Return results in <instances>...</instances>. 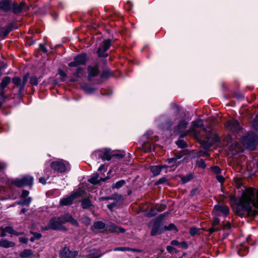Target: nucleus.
I'll list each match as a JSON object with an SVG mask.
<instances>
[{
    "label": "nucleus",
    "mask_w": 258,
    "mask_h": 258,
    "mask_svg": "<svg viewBox=\"0 0 258 258\" xmlns=\"http://www.w3.org/2000/svg\"><path fill=\"white\" fill-rule=\"evenodd\" d=\"M236 213L240 217L255 216L258 214V189L249 188L242 194Z\"/></svg>",
    "instance_id": "f257e3e1"
},
{
    "label": "nucleus",
    "mask_w": 258,
    "mask_h": 258,
    "mask_svg": "<svg viewBox=\"0 0 258 258\" xmlns=\"http://www.w3.org/2000/svg\"><path fill=\"white\" fill-rule=\"evenodd\" d=\"M204 123L202 119H198L192 122L191 126H190L188 132L191 133L196 139L200 137V129L203 128V130L206 132V128L203 127Z\"/></svg>",
    "instance_id": "f03ea898"
},
{
    "label": "nucleus",
    "mask_w": 258,
    "mask_h": 258,
    "mask_svg": "<svg viewBox=\"0 0 258 258\" xmlns=\"http://www.w3.org/2000/svg\"><path fill=\"white\" fill-rule=\"evenodd\" d=\"M33 177L29 175H25L22 178H16L12 181V183L18 187L29 186L31 187L33 184Z\"/></svg>",
    "instance_id": "7ed1b4c3"
},
{
    "label": "nucleus",
    "mask_w": 258,
    "mask_h": 258,
    "mask_svg": "<svg viewBox=\"0 0 258 258\" xmlns=\"http://www.w3.org/2000/svg\"><path fill=\"white\" fill-rule=\"evenodd\" d=\"M50 167L52 169L61 173L65 172L70 169L69 163L62 160L52 162Z\"/></svg>",
    "instance_id": "20e7f679"
},
{
    "label": "nucleus",
    "mask_w": 258,
    "mask_h": 258,
    "mask_svg": "<svg viewBox=\"0 0 258 258\" xmlns=\"http://www.w3.org/2000/svg\"><path fill=\"white\" fill-rule=\"evenodd\" d=\"M52 229L53 230H67V229L63 226L62 223L59 218H53L50 220L47 226L45 227V229L48 230Z\"/></svg>",
    "instance_id": "39448f33"
},
{
    "label": "nucleus",
    "mask_w": 258,
    "mask_h": 258,
    "mask_svg": "<svg viewBox=\"0 0 258 258\" xmlns=\"http://www.w3.org/2000/svg\"><path fill=\"white\" fill-rule=\"evenodd\" d=\"M111 42V39H108L103 41L100 44L97 52L99 57H106L108 55L106 51L109 48Z\"/></svg>",
    "instance_id": "423d86ee"
},
{
    "label": "nucleus",
    "mask_w": 258,
    "mask_h": 258,
    "mask_svg": "<svg viewBox=\"0 0 258 258\" xmlns=\"http://www.w3.org/2000/svg\"><path fill=\"white\" fill-rule=\"evenodd\" d=\"M87 55L86 53H81L74 58V60L69 63L70 67H76L80 65H85L87 62Z\"/></svg>",
    "instance_id": "0eeeda50"
},
{
    "label": "nucleus",
    "mask_w": 258,
    "mask_h": 258,
    "mask_svg": "<svg viewBox=\"0 0 258 258\" xmlns=\"http://www.w3.org/2000/svg\"><path fill=\"white\" fill-rule=\"evenodd\" d=\"M29 75L26 74L21 79L18 77H14L12 79L13 83L17 87L19 88V92H21L24 90L25 85L28 79Z\"/></svg>",
    "instance_id": "6e6552de"
},
{
    "label": "nucleus",
    "mask_w": 258,
    "mask_h": 258,
    "mask_svg": "<svg viewBox=\"0 0 258 258\" xmlns=\"http://www.w3.org/2000/svg\"><path fill=\"white\" fill-rule=\"evenodd\" d=\"M104 231L106 233H123L125 232V229L116 226L114 223H109L106 225V228Z\"/></svg>",
    "instance_id": "1a4fd4ad"
},
{
    "label": "nucleus",
    "mask_w": 258,
    "mask_h": 258,
    "mask_svg": "<svg viewBox=\"0 0 258 258\" xmlns=\"http://www.w3.org/2000/svg\"><path fill=\"white\" fill-rule=\"evenodd\" d=\"M225 125L227 130L232 132H238L240 130L239 123L236 120H228Z\"/></svg>",
    "instance_id": "9d476101"
},
{
    "label": "nucleus",
    "mask_w": 258,
    "mask_h": 258,
    "mask_svg": "<svg viewBox=\"0 0 258 258\" xmlns=\"http://www.w3.org/2000/svg\"><path fill=\"white\" fill-rule=\"evenodd\" d=\"M79 196L80 194L78 192L73 193L70 196L61 199L60 201V204L62 206L71 205L73 203V201Z\"/></svg>",
    "instance_id": "9b49d317"
},
{
    "label": "nucleus",
    "mask_w": 258,
    "mask_h": 258,
    "mask_svg": "<svg viewBox=\"0 0 258 258\" xmlns=\"http://www.w3.org/2000/svg\"><path fill=\"white\" fill-rule=\"evenodd\" d=\"M12 1L11 0H1L0 1V11L7 13L12 10Z\"/></svg>",
    "instance_id": "f8f14e48"
},
{
    "label": "nucleus",
    "mask_w": 258,
    "mask_h": 258,
    "mask_svg": "<svg viewBox=\"0 0 258 258\" xmlns=\"http://www.w3.org/2000/svg\"><path fill=\"white\" fill-rule=\"evenodd\" d=\"M251 137H255V136L253 135H249L246 136L243 139V143L246 148L252 150H254L255 147V143L254 140L251 138Z\"/></svg>",
    "instance_id": "ddd939ff"
},
{
    "label": "nucleus",
    "mask_w": 258,
    "mask_h": 258,
    "mask_svg": "<svg viewBox=\"0 0 258 258\" xmlns=\"http://www.w3.org/2000/svg\"><path fill=\"white\" fill-rule=\"evenodd\" d=\"M166 209V206L164 204H157L152 207L150 211L147 213L148 217H152L157 214L158 212H162Z\"/></svg>",
    "instance_id": "4468645a"
},
{
    "label": "nucleus",
    "mask_w": 258,
    "mask_h": 258,
    "mask_svg": "<svg viewBox=\"0 0 258 258\" xmlns=\"http://www.w3.org/2000/svg\"><path fill=\"white\" fill-rule=\"evenodd\" d=\"M98 156L103 160H110L111 159L112 151L110 149H105L98 151Z\"/></svg>",
    "instance_id": "2eb2a0df"
},
{
    "label": "nucleus",
    "mask_w": 258,
    "mask_h": 258,
    "mask_svg": "<svg viewBox=\"0 0 258 258\" xmlns=\"http://www.w3.org/2000/svg\"><path fill=\"white\" fill-rule=\"evenodd\" d=\"M187 124V123L185 120H182L178 124L175 131L177 133H180V137L183 138L186 135V134L185 133H183V132L186 128Z\"/></svg>",
    "instance_id": "dca6fc26"
},
{
    "label": "nucleus",
    "mask_w": 258,
    "mask_h": 258,
    "mask_svg": "<svg viewBox=\"0 0 258 258\" xmlns=\"http://www.w3.org/2000/svg\"><path fill=\"white\" fill-rule=\"evenodd\" d=\"M88 71V80L91 81L93 77H95L99 74V70L97 66L92 67L89 66L87 68Z\"/></svg>",
    "instance_id": "f3484780"
},
{
    "label": "nucleus",
    "mask_w": 258,
    "mask_h": 258,
    "mask_svg": "<svg viewBox=\"0 0 258 258\" xmlns=\"http://www.w3.org/2000/svg\"><path fill=\"white\" fill-rule=\"evenodd\" d=\"M12 10L14 14L21 13L25 6V3L24 2H21L19 4H18L15 2H12Z\"/></svg>",
    "instance_id": "a211bd4d"
},
{
    "label": "nucleus",
    "mask_w": 258,
    "mask_h": 258,
    "mask_svg": "<svg viewBox=\"0 0 258 258\" xmlns=\"http://www.w3.org/2000/svg\"><path fill=\"white\" fill-rule=\"evenodd\" d=\"M167 168V166L166 165H155V166H151L150 167V170L153 174L154 176H157L160 173L161 171L163 168Z\"/></svg>",
    "instance_id": "6ab92c4d"
},
{
    "label": "nucleus",
    "mask_w": 258,
    "mask_h": 258,
    "mask_svg": "<svg viewBox=\"0 0 258 258\" xmlns=\"http://www.w3.org/2000/svg\"><path fill=\"white\" fill-rule=\"evenodd\" d=\"M12 30V24H10L0 29V37L4 38Z\"/></svg>",
    "instance_id": "aec40b11"
},
{
    "label": "nucleus",
    "mask_w": 258,
    "mask_h": 258,
    "mask_svg": "<svg viewBox=\"0 0 258 258\" xmlns=\"http://www.w3.org/2000/svg\"><path fill=\"white\" fill-rule=\"evenodd\" d=\"M160 223L158 221H156L154 223L153 227L151 230V235L152 236H155L157 234H159L161 233L160 230Z\"/></svg>",
    "instance_id": "412c9836"
},
{
    "label": "nucleus",
    "mask_w": 258,
    "mask_h": 258,
    "mask_svg": "<svg viewBox=\"0 0 258 258\" xmlns=\"http://www.w3.org/2000/svg\"><path fill=\"white\" fill-rule=\"evenodd\" d=\"M214 210L216 211L222 212L224 215H227L229 212V209L225 205H216L214 208Z\"/></svg>",
    "instance_id": "4be33fe9"
},
{
    "label": "nucleus",
    "mask_w": 258,
    "mask_h": 258,
    "mask_svg": "<svg viewBox=\"0 0 258 258\" xmlns=\"http://www.w3.org/2000/svg\"><path fill=\"white\" fill-rule=\"evenodd\" d=\"M15 245L14 242L9 241L6 239H3L0 240V246L4 248H9L14 247Z\"/></svg>",
    "instance_id": "5701e85b"
},
{
    "label": "nucleus",
    "mask_w": 258,
    "mask_h": 258,
    "mask_svg": "<svg viewBox=\"0 0 258 258\" xmlns=\"http://www.w3.org/2000/svg\"><path fill=\"white\" fill-rule=\"evenodd\" d=\"M98 173L94 174L89 179V181L94 184L98 183L100 181H104L106 178H99Z\"/></svg>",
    "instance_id": "b1692460"
},
{
    "label": "nucleus",
    "mask_w": 258,
    "mask_h": 258,
    "mask_svg": "<svg viewBox=\"0 0 258 258\" xmlns=\"http://www.w3.org/2000/svg\"><path fill=\"white\" fill-rule=\"evenodd\" d=\"M10 77L7 76L3 78L1 84V87L2 89V90L1 91V93L2 95H3V94L4 93V89L7 86V85L10 83Z\"/></svg>",
    "instance_id": "393cba45"
},
{
    "label": "nucleus",
    "mask_w": 258,
    "mask_h": 258,
    "mask_svg": "<svg viewBox=\"0 0 258 258\" xmlns=\"http://www.w3.org/2000/svg\"><path fill=\"white\" fill-rule=\"evenodd\" d=\"M70 250L67 247H64L60 252L59 256L60 258H70Z\"/></svg>",
    "instance_id": "a878e982"
},
{
    "label": "nucleus",
    "mask_w": 258,
    "mask_h": 258,
    "mask_svg": "<svg viewBox=\"0 0 258 258\" xmlns=\"http://www.w3.org/2000/svg\"><path fill=\"white\" fill-rule=\"evenodd\" d=\"M171 244L173 246H179L184 249H186L188 247V244L185 241L179 242L176 240H173L171 241Z\"/></svg>",
    "instance_id": "bb28decb"
},
{
    "label": "nucleus",
    "mask_w": 258,
    "mask_h": 258,
    "mask_svg": "<svg viewBox=\"0 0 258 258\" xmlns=\"http://www.w3.org/2000/svg\"><path fill=\"white\" fill-rule=\"evenodd\" d=\"M20 255L21 258H31L33 255V252L30 249H26L22 251Z\"/></svg>",
    "instance_id": "cd10ccee"
},
{
    "label": "nucleus",
    "mask_w": 258,
    "mask_h": 258,
    "mask_svg": "<svg viewBox=\"0 0 258 258\" xmlns=\"http://www.w3.org/2000/svg\"><path fill=\"white\" fill-rule=\"evenodd\" d=\"M93 227L95 229L100 231L103 229L105 230V229L106 228V225L104 222L99 221L94 222Z\"/></svg>",
    "instance_id": "c85d7f7f"
},
{
    "label": "nucleus",
    "mask_w": 258,
    "mask_h": 258,
    "mask_svg": "<svg viewBox=\"0 0 258 258\" xmlns=\"http://www.w3.org/2000/svg\"><path fill=\"white\" fill-rule=\"evenodd\" d=\"M219 223L220 220L218 218H214L212 222V227L210 228V232L212 233L214 231H218L219 229L218 228L216 227V226H217Z\"/></svg>",
    "instance_id": "c756f323"
},
{
    "label": "nucleus",
    "mask_w": 258,
    "mask_h": 258,
    "mask_svg": "<svg viewBox=\"0 0 258 258\" xmlns=\"http://www.w3.org/2000/svg\"><path fill=\"white\" fill-rule=\"evenodd\" d=\"M5 231H7V233H9L11 234H13L16 236H19L20 235H23L24 232H19L15 231L12 227L7 226L5 228Z\"/></svg>",
    "instance_id": "7c9ffc66"
},
{
    "label": "nucleus",
    "mask_w": 258,
    "mask_h": 258,
    "mask_svg": "<svg viewBox=\"0 0 258 258\" xmlns=\"http://www.w3.org/2000/svg\"><path fill=\"white\" fill-rule=\"evenodd\" d=\"M72 217V216L70 214H66L64 215L61 216L60 217H58L60 220L61 221L62 224H64L65 223L69 222L70 220V218Z\"/></svg>",
    "instance_id": "2f4dec72"
},
{
    "label": "nucleus",
    "mask_w": 258,
    "mask_h": 258,
    "mask_svg": "<svg viewBox=\"0 0 258 258\" xmlns=\"http://www.w3.org/2000/svg\"><path fill=\"white\" fill-rule=\"evenodd\" d=\"M81 205L83 209H87L91 206V201L88 199H85L82 201Z\"/></svg>",
    "instance_id": "473e14b6"
},
{
    "label": "nucleus",
    "mask_w": 258,
    "mask_h": 258,
    "mask_svg": "<svg viewBox=\"0 0 258 258\" xmlns=\"http://www.w3.org/2000/svg\"><path fill=\"white\" fill-rule=\"evenodd\" d=\"M193 178V175L191 173L186 174L185 176L181 178V181L182 183H185L189 181Z\"/></svg>",
    "instance_id": "72a5a7b5"
},
{
    "label": "nucleus",
    "mask_w": 258,
    "mask_h": 258,
    "mask_svg": "<svg viewBox=\"0 0 258 258\" xmlns=\"http://www.w3.org/2000/svg\"><path fill=\"white\" fill-rule=\"evenodd\" d=\"M74 76L77 78H81L83 76V69L81 67H78L77 71L74 74Z\"/></svg>",
    "instance_id": "f704fd0d"
},
{
    "label": "nucleus",
    "mask_w": 258,
    "mask_h": 258,
    "mask_svg": "<svg viewBox=\"0 0 258 258\" xmlns=\"http://www.w3.org/2000/svg\"><path fill=\"white\" fill-rule=\"evenodd\" d=\"M125 183V181L124 180H120L115 184H113L112 186V188H119L121 186H122Z\"/></svg>",
    "instance_id": "c9c22d12"
},
{
    "label": "nucleus",
    "mask_w": 258,
    "mask_h": 258,
    "mask_svg": "<svg viewBox=\"0 0 258 258\" xmlns=\"http://www.w3.org/2000/svg\"><path fill=\"white\" fill-rule=\"evenodd\" d=\"M118 250L121 251H132L134 252H141V250L135 249V248H131L127 247H119L117 248Z\"/></svg>",
    "instance_id": "e433bc0d"
},
{
    "label": "nucleus",
    "mask_w": 258,
    "mask_h": 258,
    "mask_svg": "<svg viewBox=\"0 0 258 258\" xmlns=\"http://www.w3.org/2000/svg\"><path fill=\"white\" fill-rule=\"evenodd\" d=\"M197 165L202 168H204L206 166L205 161L203 159H198L197 161Z\"/></svg>",
    "instance_id": "4c0bfd02"
},
{
    "label": "nucleus",
    "mask_w": 258,
    "mask_h": 258,
    "mask_svg": "<svg viewBox=\"0 0 258 258\" xmlns=\"http://www.w3.org/2000/svg\"><path fill=\"white\" fill-rule=\"evenodd\" d=\"M176 145L181 148H184L187 147L186 143L183 140H179L177 141Z\"/></svg>",
    "instance_id": "58836bf2"
},
{
    "label": "nucleus",
    "mask_w": 258,
    "mask_h": 258,
    "mask_svg": "<svg viewBox=\"0 0 258 258\" xmlns=\"http://www.w3.org/2000/svg\"><path fill=\"white\" fill-rule=\"evenodd\" d=\"M124 157V155L122 153H116L114 151H112V155H111V159L113 157H115L117 158H123Z\"/></svg>",
    "instance_id": "ea45409f"
},
{
    "label": "nucleus",
    "mask_w": 258,
    "mask_h": 258,
    "mask_svg": "<svg viewBox=\"0 0 258 258\" xmlns=\"http://www.w3.org/2000/svg\"><path fill=\"white\" fill-rule=\"evenodd\" d=\"M83 89L86 93L89 94L93 93L95 90L94 88L89 87L88 86H84Z\"/></svg>",
    "instance_id": "a19ab883"
},
{
    "label": "nucleus",
    "mask_w": 258,
    "mask_h": 258,
    "mask_svg": "<svg viewBox=\"0 0 258 258\" xmlns=\"http://www.w3.org/2000/svg\"><path fill=\"white\" fill-rule=\"evenodd\" d=\"M166 249L168 251V252L170 253H176L177 252V249L171 245L167 246Z\"/></svg>",
    "instance_id": "79ce46f5"
},
{
    "label": "nucleus",
    "mask_w": 258,
    "mask_h": 258,
    "mask_svg": "<svg viewBox=\"0 0 258 258\" xmlns=\"http://www.w3.org/2000/svg\"><path fill=\"white\" fill-rule=\"evenodd\" d=\"M38 79L35 76H32L30 78V83L32 85H37L38 83Z\"/></svg>",
    "instance_id": "37998d69"
},
{
    "label": "nucleus",
    "mask_w": 258,
    "mask_h": 258,
    "mask_svg": "<svg viewBox=\"0 0 258 258\" xmlns=\"http://www.w3.org/2000/svg\"><path fill=\"white\" fill-rule=\"evenodd\" d=\"M111 75V73L109 70H105L103 71L101 75V78H108Z\"/></svg>",
    "instance_id": "c03bdc74"
},
{
    "label": "nucleus",
    "mask_w": 258,
    "mask_h": 258,
    "mask_svg": "<svg viewBox=\"0 0 258 258\" xmlns=\"http://www.w3.org/2000/svg\"><path fill=\"white\" fill-rule=\"evenodd\" d=\"M32 201V199L30 197L27 198L25 199H24L23 202L21 203V204L23 205H26L28 206L30 204Z\"/></svg>",
    "instance_id": "a18cd8bd"
},
{
    "label": "nucleus",
    "mask_w": 258,
    "mask_h": 258,
    "mask_svg": "<svg viewBox=\"0 0 258 258\" xmlns=\"http://www.w3.org/2000/svg\"><path fill=\"white\" fill-rule=\"evenodd\" d=\"M164 229L165 230H176V227L173 224H170L168 226H165Z\"/></svg>",
    "instance_id": "49530a36"
},
{
    "label": "nucleus",
    "mask_w": 258,
    "mask_h": 258,
    "mask_svg": "<svg viewBox=\"0 0 258 258\" xmlns=\"http://www.w3.org/2000/svg\"><path fill=\"white\" fill-rule=\"evenodd\" d=\"M167 181V178L165 177H163L160 178L156 183V184H162Z\"/></svg>",
    "instance_id": "de8ad7c7"
},
{
    "label": "nucleus",
    "mask_w": 258,
    "mask_h": 258,
    "mask_svg": "<svg viewBox=\"0 0 258 258\" xmlns=\"http://www.w3.org/2000/svg\"><path fill=\"white\" fill-rule=\"evenodd\" d=\"M69 222L71 223L73 225L79 226V224L78 222L75 219H74L72 216L70 218V220H69Z\"/></svg>",
    "instance_id": "09e8293b"
},
{
    "label": "nucleus",
    "mask_w": 258,
    "mask_h": 258,
    "mask_svg": "<svg viewBox=\"0 0 258 258\" xmlns=\"http://www.w3.org/2000/svg\"><path fill=\"white\" fill-rule=\"evenodd\" d=\"M211 168H212V171L216 173H219L221 171L220 168L218 166H213Z\"/></svg>",
    "instance_id": "8fccbe9b"
},
{
    "label": "nucleus",
    "mask_w": 258,
    "mask_h": 258,
    "mask_svg": "<svg viewBox=\"0 0 258 258\" xmlns=\"http://www.w3.org/2000/svg\"><path fill=\"white\" fill-rule=\"evenodd\" d=\"M78 254V252L77 251H70V257L75 258Z\"/></svg>",
    "instance_id": "3c124183"
},
{
    "label": "nucleus",
    "mask_w": 258,
    "mask_h": 258,
    "mask_svg": "<svg viewBox=\"0 0 258 258\" xmlns=\"http://www.w3.org/2000/svg\"><path fill=\"white\" fill-rule=\"evenodd\" d=\"M83 223L86 226L89 225L91 224V220L88 218H85L84 219Z\"/></svg>",
    "instance_id": "603ef678"
},
{
    "label": "nucleus",
    "mask_w": 258,
    "mask_h": 258,
    "mask_svg": "<svg viewBox=\"0 0 258 258\" xmlns=\"http://www.w3.org/2000/svg\"><path fill=\"white\" fill-rule=\"evenodd\" d=\"M29 191H28L27 190H23L22 191V192L21 194V197L22 198H25L29 195Z\"/></svg>",
    "instance_id": "864d4df0"
},
{
    "label": "nucleus",
    "mask_w": 258,
    "mask_h": 258,
    "mask_svg": "<svg viewBox=\"0 0 258 258\" xmlns=\"http://www.w3.org/2000/svg\"><path fill=\"white\" fill-rule=\"evenodd\" d=\"M39 47L40 48V49L44 53H47V49H46V48L45 47V46L44 45H43L42 44H40L39 45Z\"/></svg>",
    "instance_id": "5fc2aeb1"
},
{
    "label": "nucleus",
    "mask_w": 258,
    "mask_h": 258,
    "mask_svg": "<svg viewBox=\"0 0 258 258\" xmlns=\"http://www.w3.org/2000/svg\"><path fill=\"white\" fill-rule=\"evenodd\" d=\"M19 241L21 243L27 244L28 242V239L26 237H20Z\"/></svg>",
    "instance_id": "6e6d98bb"
},
{
    "label": "nucleus",
    "mask_w": 258,
    "mask_h": 258,
    "mask_svg": "<svg viewBox=\"0 0 258 258\" xmlns=\"http://www.w3.org/2000/svg\"><path fill=\"white\" fill-rule=\"evenodd\" d=\"M177 159L175 158H172L168 159V163H176Z\"/></svg>",
    "instance_id": "4d7b16f0"
},
{
    "label": "nucleus",
    "mask_w": 258,
    "mask_h": 258,
    "mask_svg": "<svg viewBox=\"0 0 258 258\" xmlns=\"http://www.w3.org/2000/svg\"><path fill=\"white\" fill-rule=\"evenodd\" d=\"M217 179L220 182H223L224 181V177L221 175H217L216 176Z\"/></svg>",
    "instance_id": "13d9d810"
},
{
    "label": "nucleus",
    "mask_w": 258,
    "mask_h": 258,
    "mask_svg": "<svg viewBox=\"0 0 258 258\" xmlns=\"http://www.w3.org/2000/svg\"><path fill=\"white\" fill-rule=\"evenodd\" d=\"M114 198L111 197H103L100 198V200L101 201H105V200H112Z\"/></svg>",
    "instance_id": "bf43d9fd"
},
{
    "label": "nucleus",
    "mask_w": 258,
    "mask_h": 258,
    "mask_svg": "<svg viewBox=\"0 0 258 258\" xmlns=\"http://www.w3.org/2000/svg\"><path fill=\"white\" fill-rule=\"evenodd\" d=\"M230 227H231V224L229 222H227L225 223V224L224 225V228L225 229H230Z\"/></svg>",
    "instance_id": "052dcab7"
},
{
    "label": "nucleus",
    "mask_w": 258,
    "mask_h": 258,
    "mask_svg": "<svg viewBox=\"0 0 258 258\" xmlns=\"http://www.w3.org/2000/svg\"><path fill=\"white\" fill-rule=\"evenodd\" d=\"M197 233V229L196 228H191L190 231L191 235H195Z\"/></svg>",
    "instance_id": "680f3d73"
},
{
    "label": "nucleus",
    "mask_w": 258,
    "mask_h": 258,
    "mask_svg": "<svg viewBox=\"0 0 258 258\" xmlns=\"http://www.w3.org/2000/svg\"><path fill=\"white\" fill-rule=\"evenodd\" d=\"M59 74L62 78H65L67 76V74L63 71L61 70L59 71Z\"/></svg>",
    "instance_id": "e2e57ef3"
},
{
    "label": "nucleus",
    "mask_w": 258,
    "mask_h": 258,
    "mask_svg": "<svg viewBox=\"0 0 258 258\" xmlns=\"http://www.w3.org/2000/svg\"><path fill=\"white\" fill-rule=\"evenodd\" d=\"M7 232V231H5V228H3L2 229V232H1V236L2 237H5L6 236V233Z\"/></svg>",
    "instance_id": "0e129e2a"
},
{
    "label": "nucleus",
    "mask_w": 258,
    "mask_h": 258,
    "mask_svg": "<svg viewBox=\"0 0 258 258\" xmlns=\"http://www.w3.org/2000/svg\"><path fill=\"white\" fill-rule=\"evenodd\" d=\"M39 181L40 183H42V184H45L46 183V179L43 178V177H40L39 178Z\"/></svg>",
    "instance_id": "69168bd1"
},
{
    "label": "nucleus",
    "mask_w": 258,
    "mask_h": 258,
    "mask_svg": "<svg viewBox=\"0 0 258 258\" xmlns=\"http://www.w3.org/2000/svg\"><path fill=\"white\" fill-rule=\"evenodd\" d=\"M116 205L115 203H112L107 205V207L109 209L112 210V209Z\"/></svg>",
    "instance_id": "338daca9"
},
{
    "label": "nucleus",
    "mask_w": 258,
    "mask_h": 258,
    "mask_svg": "<svg viewBox=\"0 0 258 258\" xmlns=\"http://www.w3.org/2000/svg\"><path fill=\"white\" fill-rule=\"evenodd\" d=\"M34 234L35 238L37 239H39L41 237V234L40 233H34Z\"/></svg>",
    "instance_id": "774afa93"
}]
</instances>
